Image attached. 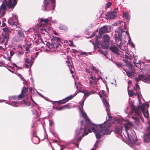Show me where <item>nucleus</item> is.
<instances>
[{"label":"nucleus","mask_w":150,"mask_h":150,"mask_svg":"<svg viewBox=\"0 0 150 150\" xmlns=\"http://www.w3.org/2000/svg\"><path fill=\"white\" fill-rule=\"evenodd\" d=\"M17 16L15 14L12 15V17L9 19L8 23L12 25L16 26L17 25Z\"/></svg>","instance_id":"nucleus-11"},{"label":"nucleus","mask_w":150,"mask_h":150,"mask_svg":"<svg viewBox=\"0 0 150 150\" xmlns=\"http://www.w3.org/2000/svg\"><path fill=\"white\" fill-rule=\"evenodd\" d=\"M26 67L27 68H28L29 67V66L28 64H26Z\"/></svg>","instance_id":"nucleus-62"},{"label":"nucleus","mask_w":150,"mask_h":150,"mask_svg":"<svg viewBox=\"0 0 150 150\" xmlns=\"http://www.w3.org/2000/svg\"><path fill=\"white\" fill-rule=\"evenodd\" d=\"M110 50L113 52L115 53H118V49L115 46H111L110 48Z\"/></svg>","instance_id":"nucleus-21"},{"label":"nucleus","mask_w":150,"mask_h":150,"mask_svg":"<svg viewBox=\"0 0 150 150\" xmlns=\"http://www.w3.org/2000/svg\"><path fill=\"white\" fill-rule=\"evenodd\" d=\"M73 50V52L74 53H76L78 51L77 50Z\"/></svg>","instance_id":"nucleus-58"},{"label":"nucleus","mask_w":150,"mask_h":150,"mask_svg":"<svg viewBox=\"0 0 150 150\" xmlns=\"http://www.w3.org/2000/svg\"><path fill=\"white\" fill-rule=\"evenodd\" d=\"M99 142L97 140L96 142V144H95V146H96V145L98 144L99 143Z\"/></svg>","instance_id":"nucleus-59"},{"label":"nucleus","mask_w":150,"mask_h":150,"mask_svg":"<svg viewBox=\"0 0 150 150\" xmlns=\"http://www.w3.org/2000/svg\"><path fill=\"white\" fill-rule=\"evenodd\" d=\"M96 79V78L95 76H91L90 78V79H91V80H94Z\"/></svg>","instance_id":"nucleus-46"},{"label":"nucleus","mask_w":150,"mask_h":150,"mask_svg":"<svg viewBox=\"0 0 150 150\" xmlns=\"http://www.w3.org/2000/svg\"><path fill=\"white\" fill-rule=\"evenodd\" d=\"M110 38L107 35H103V43L101 44L102 47L104 49H107L109 47Z\"/></svg>","instance_id":"nucleus-5"},{"label":"nucleus","mask_w":150,"mask_h":150,"mask_svg":"<svg viewBox=\"0 0 150 150\" xmlns=\"http://www.w3.org/2000/svg\"><path fill=\"white\" fill-rule=\"evenodd\" d=\"M111 5V3L110 2H108L107 4H106V7L108 8L110 7Z\"/></svg>","instance_id":"nucleus-37"},{"label":"nucleus","mask_w":150,"mask_h":150,"mask_svg":"<svg viewBox=\"0 0 150 150\" xmlns=\"http://www.w3.org/2000/svg\"><path fill=\"white\" fill-rule=\"evenodd\" d=\"M40 32L42 34H45V33L47 32L46 30L45 29L44 27V28H40Z\"/></svg>","instance_id":"nucleus-30"},{"label":"nucleus","mask_w":150,"mask_h":150,"mask_svg":"<svg viewBox=\"0 0 150 150\" xmlns=\"http://www.w3.org/2000/svg\"><path fill=\"white\" fill-rule=\"evenodd\" d=\"M124 31H122L120 28L117 29L115 31V40L116 42L118 44H121L122 41V33Z\"/></svg>","instance_id":"nucleus-4"},{"label":"nucleus","mask_w":150,"mask_h":150,"mask_svg":"<svg viewBox=\"0 0 150 150\" xmlns=\"http://www.w3.org/2000/svg\"><path fill=\"white\" fill-rule=\"evenodd\" d=\"M68 66L69 67V68L70 70L72 68V66L71 65H70L69 64H68Z\"/></svg>","instance_id":"nucleus-50"},{"label":"nucleus","mask_w":150,"mask_h":150,"mask_svg":"<svg viewBox=\"0 0 150 150\" xmlns=\"http://www.w3.org/2000/svg\"><path fill=\"white\" fill-rule=\"evenodd\" d=\"M7 6H8V8L9 9H13L16 4L17 0H8V3L7 1L4 0Z\"/></svg>","instance_id":"nucleus-9"},{"label":"nucleus","mask_w":150,"mask_h":150,"mask_svg":"<svg viewBox=\"0 0 150 150\" xmlns=\"http://www.w3.org/2000/svg\"><path fill=\"white\" fill-rule=\"evenodd\" d=\"M93 91L92 90L90 92L87 91L84 93V96L86 97H88L91 94L94 93Z\"/></svg>","instance_id":"nucleus-26"},{"label":"nucleus","mask_w":150,"mask_h":150,"mask_svg":"<svg viewBox=\"0 0 150 150\" xmlns=\"http://www.w3.org/2000/svg\"><path fill=\"white\" fill-rule=\"evenodd\" d=\"M17 103L15 101H12L11 102V105L14 107H17Z\"/></svg>","instance_id":"nucleus-34"},{"label":"nucleus","mask_w":150,"mask_h":150,"mask_svg":"<svg viewBox=\"0 0 150 150\" xmlns=\"http://www.w3.org/2000/svg\"><path fill=\"white\" fill-rule=\"evenodd\" d=\"M53 124V122L52 120H49V125L50 126H52Z\"/></svg>","instance_id":"nucleus-40"},{"label":"nucleus","mask_w":150,"mask_h":150,"mask_svg":"<svg viewBox=\"0 0 150 150\" xmlns=\"http://www.w3.org/2000/svg\"><path fill=\"white\" fill-rule=\"evenodd\" d=\"M116 64L117 65H118L119 66H121V64L120 63H116Z\"/></svg>","instance_id":"nucleus-53"},{"label":"nucleus","mask_w":150,"mask_h":150,"mask_svg":"<svg viewBox=\"0 0 150 150\" xmlns=\"http://www.w3.org/2000/svg\"><path fill=\"white\" fill-rule=\"evenodd\" d=\"M96 34V32H94L93 33L92 35H91V38H92L94 36H95V35Z\"/></svg>","instance_id":"nucleus-49"},{"label":"nucleus","mask_w":150,"mask_h":150,"mask_svg":"<svg viewBox=\"0 0 150 150\" xmlns=\"http://www.w3.org/2000/svg\"><path fill=\"white\" fill-rule=\"evenodd\" d=\"M25 62L27 64H29L30 67H31L33 64V62L29 59L25 58Z\"/></svg>","instance_id":"nucleus-23"},{"label":"nucleus","mask_w":150,"mask_h":150,"mask_svg":"<svg viewBox=\"0 0 150 150\" xmlns=\"http://www.w3.org/2000/svg\"><path fill=\"white\" fill-rule=\"evenodd\" d=\"M131 46L132 48H133L134 47L135 45L132 42H130V43L129 44Z\"/></svg>","instance_id":"nucleus-43"},{"label":"nucleus","mask_w":150,"mask_h":150,"mask_svg":"<svg viewBox=\"0 0 150 150\" xmlns=\"http://www.w3.org/2000/svg\"><path fill=\"white\" fill-rule=\"evenodd\" d=\"M127 66L129 67V69L130 70H131L132 69V65L130 64H129L127 65Z\"/></svg>","instance_id":"nucleus-42"},{"label":"nucleus","mask_w":150,"mask_h":150,"mask_svg":"<svg viewBox=\"0 0 150 150\" xmlns=\"http://www.w3.org/2000/svg\"><path fill=\"white\" fill-rule=\"evenodd\" d=\"M102 93L103 94V95L105 97H106L107 96L106 94L105 93V91L104 90L102 91Z\"/></svg>","instance_id":"nucleus-41"},{"label":"nucleus","mask_w":150,"mask_h":150,"mask_svg":"<svg viewBox=\"0 0 150 150\" xmlns=\"http://www.w3.org/2000/svg\"><path fill=\"white\" fill-rule=\"evenodd\" d=\"M89 83L91 85H92L93 84L96 85L97 84V82L96 81H93L91 80L89 81Z\"/></svg>","instance_id":"nucleus-31"},{"label":"nucleus","mask_w":150,"mask_h":150,"mask_svg":"<svg viewBox=\"0 0 150 150\" xmlns=\"http://www.w3.org/2000/svg\"><path fill=\"white\" fill-rule=\"evenodd\" d=\"M125 58L127 59H131V56L128 53H127L125 55Z\"/></svg>","instance_id":"nucleus-29"},{"label":"nucleus","mask_w":150,"mask_h":150,"mask_svg":"<svg viewBox=\"0 0 150 150\" xmlns=\"http://www.w3.org/2000/svg\"><path fill=\"white\" fill-rule=\"evenodd\" d=\"M128 93L129 96H130L134 97L137 95L136 93L134 92L133 90H128Z\"/></svg>","instance_id":"nucleus-22"},{"label":"nucleus","mask_w":150,"mask_h":150,"mask_svg":"<svg viewBox=\"0 0 150 150\" xmlns=\"http://www.w3.org/2000/svg\"><path fill=\"white\" fill-rule=\"evenodd\" d=\"M147 133L145 134L144 137V141L145 142H148L150 141V131L148 130V129L146 131Z\"/></svg>","instance_id":"nucleus-15"},{"label":"nucleus","mask_w":150,"mask_h":150,"mask_svg":"<svg viewBox=\"0 0 150 150\" xmlns=\"http://www.w3.org/2000/svg\"><path fill=\"white\" fill-rule=\"evenodd\" d=\"M77 93H75L74 95H70L69 96H68L65 99H63V101H62L63 103H64L66 102H68L69 100H71L75 96Z\"/></svg>","instance_id":"nucleus-20"},{"label":"nucleus","mask_w":150,"mask_h":150,"mask_svg":"<svg viewBox=\"0 0 150 150\" xmlns=\"http://www.w3.org/2000/svg\"><path fill=\"white\" fill-rule=\"evenodd\" d=\"M124 70L126 72V74L128 77H131L132 76V73L130 71H127L126 70L124 69Z\"/></svg>","instance_id":"nucleus-27"},{"label":"nucleus","mask_w":150,"mask_h":150,"mask_svg":"<svg viewBox=\"0 0 150 150\" xmlns=\"http://www.w3.org/2000/svg\"><path fill=\"white\" fill-rule=\"evenodd\" d=\"M145 104H143L137 108H133V110L135 112V115L134 116L132 117V118L135 120L136 122H140L141 121L144 122L143 119L140 115L141 112L139 111L140 110L143 113L145 118H147L148 119L149 118V116L148 111L147 110L145 111Z\"/></svg>","instance_id":"nucleus-3"},{"label":"nucleus","mask_w":150,"mask_h":150,"mask_svg":"<svg viewBox=\"0 0 150 150\" xmlns=\"http://www.w3.org/2000/svg\"><path fill=\"white\" fill-rule=\"evenodd\" d=\"M144 76L143 75H139L136 78V80L137 81H138L140 80H142L144 78Z\"/></svg>","instance_id":"nucleus-25"},{"label":"nucleus","mask_w":150,"mask_h":150,"mask_svg":"<svg viewBox=\"0 0 150 150\" xmlns=\"http://www.w3.org/2000/svg\"><path fill=\"white\" fill-rule=\"evenodd\" d=\"M123 61L125 63H127L128 62V61L127 60H126L125 59H124L123 60Z\"/></svg>","instance_id":"nucleus-55"},{"label":"nucleus","mask_w":150,"mask_h":150,"mask_svg":"<svg viewBox=\"0 0 150 150\" xmlns=\"http://www.w3.org/2000/svg\"><path fill=\"white\" fill-rule=\"evenodd\" d=\"M92 69L93 70L96 71L97 72L98 71V70L96 69V68L94 66L92 67Z\"/></svg>","instance_id":"nucleus-45"},{"label":"nucleus","mask_w":150,"mask_h":150,"mask_svg":"<svg viewBox=\"0 0 150 150\" xmlns=\"http://www.w3.org/2000/svg\"><path fill=\"white\" fill-rule=\"evenodd\" d=\"M86 71L88 73H89L90 72L89 70L88 69H86Z\"/></svg>","instance_id":"nucleus-63"},{"label":"nucleus","mask_w":150,"mask_h":150,"mask_svg":"<svg viewBox=\"0 0 150 150\" xmlns=\"http://www.w3.org/2000/svg\"><path fill=\"white\" fill-rule=\"evenodd\" d=\"M126 134L125 137L126 139L132 143L135 144L137 139L136 137L134 131L131 129V127L133 125V124L128 121H126L123 124Z\"/></svg>","instance_id":"nucleus-2"},{"label":"nucleus","mask_w":150,"mask_h":150,"mask_svg":"<svg viewBox=\"0 0 150 150\" xmlns=\"http://www.w3.org/2000/svg\"><path fill=\"white\" fill-rule=\"evenodd\" d=\"M52 23H57V21L56 20H54L52 21Z\"/></svg>","instance_id":"nucleus-56"},{"label":"nucleus","mask_w":150,"mask_h":150,"mask_svg":"<svg viewBox=\"0 0 150 150\" xmlns=\"http://www.w3.org/2000/svg\"><path fill=\"white\" fill-rule=\"evenodd\" d=\"M98 52H99L100 53H102V54H103V52H102V51L101 50H98Z\"/></svg>","instance_id":"nucleus-64"},{"label":"nucleus","mask_w":150,"mask_h":150,"mask_svg":"<svg viewBox=\"0 0 150 150\" xmlns=\"http://www.w3.org/2000/svg\"><path fill=\"white\" fill-rule=\"evenodd\" d=\"M142 81L145 82H147L148 81H149V79H148V76L146 77H144V79H142Z\"/></svg>","instance_id":"nucleus-33"},{"label":"nucleus","mask_w":150,"mask_h":150,"mask_svg":"<svg viewBox=\"0 0 150 150\" xmlns=\"http://www.w3.org/2000/svg\"><path fill=\"white\" fill-rule=\"evenodd\" d=\"M24 34L21 31H19L17 33V36L14 37L13 40L14 41L17 42L23 40L24 38Z\"/></svg>","instance_id":"nucleus-8"},{"label":"nucleus","mask_w":150,"mask_h":150,"mask_svg":"<svg viewBox=\"0 0 150 150\" xmlns=\"http://www.w3.org/2000/svg\"><path fill=\"white\" fill-rule=\"evenodd\" d=\"M75 84L76 87V88L77 89L78 88V86L77 84L76 83V81H75Z\"/></svg>","instance_id":"nucleus-57"},{"label":"nucleus","mask_w":150,"mask_h":150,"mask_svg":"<svg viewBox=\"0 0 150 150\" xmlns=\"http://www.w3.org/2000/svg\"><path fill=\"white\" fill-rule=\"evenodd\" d=\"M52 20V17H49L45 19H44L42 18L40 19V22L41 24H44V25H46L48 23V22L51 21Z\"/></svg>","instance_id":"nucleus-18"},{"label":"nucleus","mask_w":150,"mask_h":150,"mask_svg":"<svg viewBox=\"0 0 150 150\" xmlns=\"http://www.w3.org/2000/svg\"><path fill=\"white\" fill-rule=\"evenodd\" d=\"M46 0H44L43 1L44 5L45 6V11H48V10H47V6L48 5V4L47 3L45 2ZM50 1H51V3L52 4V7L51 8L53 10H54L55 7V5L54 4L55 3V0H50Z\"/></svg>","instance_id":"nucleus-17"},{"label":"nucleus","mask_w":150,"mask_h":150,"mask_svg":"<svg viewBox=\"0 0 150 150\" xmlns=\"http://www.w3.org/2000/svg\"><path fill=\"white\" fill-rule=\"evenodd\" d=\"M117 16L116 12L114 11H109L108 14L106 15L107 19H111L114 18Z\"/></svg>","instance_id":"nucleus-13"},{"label":"nucleus","mask_w":150,"mask_h":150,"mask_svg":"<svg viewBox=\"0 0 150 150\" xmlns=\"http://www.w3.org/2000/svg\"><path fill=\"white\" fill-rule=\"evenodd\" d=\"M110 27L109 26H104L99 30V35L98 38H101L104 33L109 32L110 30Z\"/></svg>","instance_id":"nucleus-6"},{"label":"nucleus","mask_w":150,"mask_h":150,"mask_svg":"<svg viewBox=\"0 0 150 150\" xmlns=\"http://www.w3.org/2000/svg\"><path fill=\"white\" fill-rule=\"evenodd\" d=\"M18 76H19L21 78V79H22L23 81H25V83H27V82L26 81H25V80L24 79V78L23 77H22V76H21V75L20 74H18Z\"/></svg>","instance_id":"nucleus-39"},{"label":"nucleus","mask_w":150,"mask_h":150,"mask_svg":"<svg viewBox=\"0 0 150 150\" xmlns=\"http://www.w3.org/2000/svg\"><path fill=\"white\" fill-rule=\"evenodd\" d=\"M85 121L86 124L84 126L83 132L81 136L80 135H81L83 132V129L82 128H81L76 130L75 137L80 135L78 138L76 137V139L78 142L81 141L82 137L87 135L88 134V132L91 133L92 132L91 129V128L95 134L96 138L98 139H100L103 135L110 134L111 132L109 129V128L111 126L110 123H108V125H106V123H105V122L103 124L96 125L91 123L90 120L89 121L88 120L87 121H86L85 120Z\"/></svg>","instance_id":"nucleus-1"},{"label":"nucleus","mask_w":150,"mask_h":150,"mask_svg":"<svg viewBox=\"0 0 150 150\" xmlns=\"http://www.w3.org/2000/svg\"><path fill=\"white\" fill-rule=\"evenodd\" d=\"M9 36V33H5L3 35V37H0V43L2 44L4 43L5 45L7 44Z\"/></svg>","instance_id":"nucleus-10"},{"label":"nucleus","mask_w":150,"mask_h":150,"mask_svg":"<svg viewBox=\"0 0 150 150\" xmlns=\"http://www.w3.org/2000/svg\"><path fill=\"white\" fill-rule=\"evenodd\" d=\"M10 53L11 56H13V55L14 54V52L13 51H10Z\"/></svg>","instance_id":"nucleus-48"},{"label":"nucleus","mask_w":150,"mask_h":150,"mask_svg":"<svg viewBox=\"0 0 150 150\" xmlns=\"http://www.w3.org/2000/svg\"><path fill=\"white\" fill-rule=\"evenodd\" d=\"M129 37V40H128V44H129L130 43V42H132L130 36H129V37Z\"/></svg>","instance_id":"nucleus-47"},{"label":"nucleus","mask_w":150,"mask_h":150,"mask_svg":"<svg viewBox=\"0 0 150 150\" xmlns=\"http://www.w3.org/2000/svg\"><path fill=\"white\" fill-rule=\"evenodd\" d=\"M55 45L52 43V42H51V43L50 44V43H47V45L50 48V49H53L55 47Z\"/></svg>","instance_id":"nucleus-24"},{"label":"nucleus","mask_w":150,"mask_h":150,"mask_svg":"<svg viewBox=\"0 0 150 150\" xmlns=\"http://www.w3.org/2000/svg\"><path fill=\"white\" fill-rule=\"evenodd\" d=\"M3 31L5 32V33H9L10 32V30L9 29L8 27H5L3 29Z\"/></svg>","instance_id":"nucleus-28"},{"label":"nucleus","mask_w":150,"mask_h":150,"mask_svg":"<svg viewBox=\"0 0 150 150\" xmlns=\"http://www.w3.org/2000/svg\"><path fill=\"white\" fill-rule=\"evenodd\" d=\"M85 100V99L83 101L82 103H81V106L82 107V108H81L79 107V108L80 112L81 114L82 117H83L84 119L86 120V121H87L88 120L89 121L90 120L88 118L86 113L84 111L83 109L84 105V103Z\"/></svg>","instance_id":"nucleus-12"},{"label":"nucleus","mask_w":150,"mask_h":150,"mask_svg":"<svg viewBox=\"0 0 150 150\" xmlns=\"http://www.w3.org/2000/svg\"><path fill=\"white\" fill-rule=\"evenodd\" d=\"M6 24L4 22V21H3L2 22V24L1 25L2 27H4L5 25Z\"/></svg>","instance_id":"nucleus-51"},{"label":"nucleus","mask_w":150,"mask_h":150,"mask_svg":"<svg viewBox=\"0 0 150 150\" xmlns=\"http://www.w3.org/2000/svg\"><path fill=\"white\" fill-rule=\"evenodd\" d=\"M120 129H119L118 130L117 128L116 129V132L117 133H120L121 132V131L122 130V128L121 127Z\"/></svg>","instance_id":"nucleus-38"},{"label":"nucleus","mask_w":150,"mask_h":150,"mask_svg":"<svg viewBox=\"0 0 150 150\" xmlns=\"http://www.w3.org/2000/svg\"><path fill=\"white\" fill-rule=\"evenodd\" d=\"M53 33H54V34L55 35H58V34L56 32L54 31V30H53Z\"/></svg>","instance_id":"nucleus-54"},{"label":"nucleus","mask_w":150,"mask_h":150,"mask_svg":"<svg viewBox=\"0 0 150 150\" xmlns=\"http://www.w3.org/2000/svg\"><path fill=\"white\" fill-rule=\"evenodd\" d=\"M126 34L128 36V37H129V32L127 31H126Z\"/></svg>","instance_id":"nucleus-61"},{"label":"nucleus","mask_w":150,"mask_h":150,"mask_svg":"<svg viewBox=\"0 0 150 150\" xmlns=\"http://www.w3.org/2000/svg\"><path fill=\"white\" fill-rule=\"evenodd\" d=\"M27 92V88H25L24 86L23 89L22 90L21 92L20 95H18V96H13L11 97V98L12 99H21L26 95V93Z\"/></svg>","instance_id":"nucleus-7"},{"label":"nucleus","mask_w":150,"mask_h":150,"mask_svg":"<svg viewBox=\"0 0 150 150\" xmlns=\"http://www.w3.org/2000/svg\"><path fill=\"white\" fill-rule=\"evenodd\" d=\"M69 42H70L69 45L70 46H72L74 47H76V45L73 44V42L71 40H70Z\"/></svg>","instance_id":"nucleus-36"},{"label":"nucleus","mask_w":150,"mask_h":150,"mask_svg":"<svg viewBox=\"0 0 150 150\" xmlns=\"http://www.w3.org/2000/svg\"><path fill=\"white\" fill-rule=\"evenodd\" d=\"M123 16L126 18L128 19L129 16V13L126 12L124 13L123 14Z\"/></svg>","instance_id":"nucleus-32"},{"label":"nucleus","mask_w":150,"mask_h":150,"mask_svg":"<svg viewBox=\"0 0 150 150\" xmlns=\"http://www.w3.org/2000/svg\"><path fill=\"white\" fill-rule=\"evenodd\" d=\"M103 104L105 106L106 110L107 113V115L109 116L110 111V110L109 108V105L108 103L106 100L104 98H103Z\"/></svg>","instance_id":"nucleus-16"},{"label":"nucleus","mask_w":150,"mask_h":150,"mask_svg":"<svg viewBox=\"0 0 150 150\" xmlns=\"http://www.w3.org/2000/svg\"><path fill=\"white\" fill-rule=\"evenodd\" d=\"M51 42L55 45L56 47H57L61 42V39L59 37H53L51 39Z\"/></svg>","instance_id":"nucleus-14"},{"label":"nucleus","mask_w":150,"mask_h":150,"mask_svg":"<svg viewBox=\"0 0 150 150\" xmlns=\"http://www.w3.org/2000/svg\"><path fill=\"white\" fill-rule=\"evenodd\" d=\"M36 139L37 140V142H34L35 144H38L39 143V139L37 137H35Z\"/></svg>","instance_id":"nucleus-44"},{"label":"nucleus","mask_w":150,"mask_h":150,"mask_svg":"<svg viewBox=\"0 0 150 150\" xmlns=\"http://www.w3.org/2000/svg\"><path fill=\"white\" fill-rule=\"evenodd\" d=\"M79 92H81L82 93H84H84H85L86 92H85V90H82L81 91H79Z\"/></svg>","instance_id":"nucleus-60"},{"label":"nucleus","mask_w":150,"mask_h":150,"mask_svg":"<svg viewBox=\"0 0 150 150\" xmlns=\"http://www.w3.org/2000/svg\"><path fill=\"white\" fill-rule=\"evenodd\" d=\"M80 54L81 55H82L83 56H87L88 55V54L87 53L85 52H84L82 53H80Z\"/></svg>","instance_id":"nucleus-35"},{"label":"nucleus","mask_w":150,"mask_h":150,"mask_svg":"<svg viewBox=\"0 0 150 150\" xmlns=\"http://www.w3.org/2000/svg\"><path fill=\"white\" fill-rule=\"evenodd\" d=\"M64 107H66L67 108H70V107H69V105H65L64 106Z\"/></svg>","instance_id":"nucleus-52"},{"label":"nucleus","mask_w":150,"mask_h":150,"mask_svg":"<svg viewBox=\"0 0 150 150\" xmlns=\"http://www.w3.org/2000/svg\"><path fill=\"white\" fill-rule=\"evenodd\" d=\"M134 91H136V94L138 98L141 96V95L140 93V89L139 86L137 84H136V88H134Z\"/></svg>","instance_id":"nucleus-19"}]
</instances>
